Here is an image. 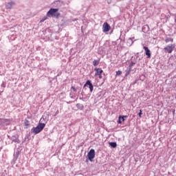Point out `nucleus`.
Segmentation results:
<instances>
[{
  "label": "nucleus",
  "instance_id": "cd10ccee",
  "mask_svg": "<svg viewBox=\"0 0 176 176\" xmlns=\"http://www.w3.org/2000/svg\"><path fill=\"white\" fill-rule=\"evenodd\" d=\"M100 79H101L102 78V76H101V74L99 76Z\"/></svg>",
  "mask_w": 176,
  "mask_h": 176
},
{
  "label": "nucleus",
  "instance_id": "6ab92c4d",
  "mask_svg": "<svg viewBox=\"0 0 176 176\" xmlns=\"http://www.w3.org/2000/svg\"><path fill=\"white\" fill-rule=\"evenodd\" d=\"M1 87H3V89H5L6 87V82L3 81L2 84L1 85Z\"/></svg>",
  "mask_w": 176,
  "mask_h": 176
},
{
  "label": "nucleus",
  "instance_id": "f8f14e48",
  "mask_svg": "<svg viewBox=\"0 0 176 176\" xmlns=\"http://www.w3.org/2000/svg\"><path fill=\"white\" fill-rule=\"evenodd\" d=\"M76 107L80 109V111L83 110V108H85V106H83L82 104H80V103H78L76 104Z\"/></svg>",
  "mask_w": 176,
  "mask_h": 176
},
{
  "label": "nucleus",
  "instance_id": "4468645a",
  "mask_svg": "<svg viewBox=\"0 0 176 176\" xmlns=\"http://www.w3.org/2000/svg\"><path fill=\"white\" fill-rule=\"evenodd\" d=\"M109 145L111 148H116V146H118V144L115 142H109Z\"/></svg>",
  "mask_w": 176,
  "mask_h": 176
},
{
  "label": "nucleus",
  "instance_id": "9d476101",
  "mask_svg": "<svg viewBox=\"0 0 176 176\" xmlns=\"http://www.w3.org/2000/svg\"><path fill=\"white\" fill-rule=\"evenodd\" d=\"M125 118H127V116H120L118 118V124H122V122H124Z\"/></svg>",
  "mask_w": 176,
  "mask_h": 176
},
{
  "label": "nucleus",
  "instance_id": "423d86ee",
  "mask_svg": "<svg viewBox=\"0 0 176 176\" xmlns=\"http://www.w3.org/2000/svg\"><path fill=\"white\" fill-rule=\"evenodd\" d=\"M87 85H88L89 86L90 93H93V90H94V87L93 86V84L91 83V81L90 80H87Z\"/></svg>",
  "mask_w": 176,
  "mask_h": 176
},
{
  "label": "nucleus",
  "instance_id": "2eb2a0df",
  "mask_svg": "<svg viewBox=\"0 0 176 176\" xmlns=\"http://www.w3.org/2000/svg\"><path fill=\"white\" fill-rule=\"evenodd\" d=\"M128 43H130V46H131V45H133V43H134V37L129 38L128 39Z\"/></svg>",
  "mask_w": 176,
  "mask_h": 176
},
{
  "label": "nucleus",
  "instance_id": "1a4fd4ad",
  "mask_svg": "<svg viewBox=\"0 0 176 176\" xmlns=\"http://www.w3.org/2000/svg\"><path fill=\"white\" fill-rule=\"evenodd\" d=\"M14 5H16V3H14V1H10L8 2L7 3V5L6 6V8L7 9H12V8H13V6H14Z\"/></svg>",
  "mask_w": 176,
  "mask_h": 176
},
{
  "label": "nucleus",
  "instance_id": "412c9836",
  "mask_svg": "<svg viewBox=\"0 0 176 176\" xmlns=\"http://www.w3.org/2000/svg\"><path fill=\"white\" fill-rule=\"evenodd\" d=\"M120 75H122V71L118 70V71L116 72V76H119Z\"/></svg>",
  "mask_w": 176,
  "mask_h": 176
},
{
  "label": "nucleus",
  "instance_id": "ddd939ff",
  "mask_svg": "<svg viewBox=\"0 0 176 176\" xmlns=\"http://www.w3.org/2000/svg\"><path fill=\"white\" fill-rule=\"evenodd\" d=\"M131 72V68L128 67L126 70L125 71V76H128V75H130Z\"/></svg>",
  "mask_w": 176,
  "mask_h": 176
},
{
  "label": "nucleus",
  "instance_id": "6e6552de",
  "mask_svg": "<svg viewBox=\"0 0 176 176\" xmlns=\"http://www.w3.org/2000/svg\"><path fill=\"white\" fill-rule=\"evenodd\" d=\"M94 71H96L95 76H98L101 75L102 72H104V71H102L101 69L97 67L94 69Z\"/></svg>",
  "mask_w": 176,
  "mask_h": 176
},
{
  "label": "nucleus",
  "instance_id": "7ed1b4c3",
  "mask_svg": "<svg viewBox=\"0 0 176 176\" xmlns=\"http://www.w3.org/2000/svg\"><path fill=\"white\" fill-rule=\"evenodd\" d=\"M175 43L173 44H169L166 47L164 48V53H168V54H171L173 52H174V50L175 49Z\"/></svg>",
  "mask_w": 176,
  "mask_h": 176
},
{
  "label": "nucleus",
  "instance_id": "4be33fe9",
  "mask_svg": "<svg viewBox=\"0 0 176 176\" xmlns=\"http://www.w3.org/2000/svg\"><path fill=\"white\" fill-rule=\"evenodd\" d=\"M142 110H140V112L138 113L139 118H142Z\"/></svg>",
  "mask_w": 176,
  "mask_h": 176
},
{
  "label": "nucleus",
  "instance_id": "a878e982",
  "mask_svg": "<svg viewBox=\"0 0 176 176\" xmlns=\"http://www.w3.org/2000/svg\"><path fill=\"white\" fill-rule=\"evenodd\" d=\"M86 86H89V84H87V81L85 82V84L84 85V87H86Z\"/></svg>",
  "mask_w": 176,
  "mask_h": 176
},
{
  "label": "nucleus",
  "instance_id": "aec40b11",
  "mask_svg": "<svg viewBox=\"0 0 176 176\" xmlns=\"http://www.w3.org/2000/svg\"><path fill=\"white\" fill-rule=\"evenodd\" d=\"M25 126L28 128L30 126V122L28 120L25 121Z\"/></svg>",
  "mask_w": 176,
  "mask_h": 176
},
{
  "label": "nucleus",
  "instance_id": "5701e85b",
  "mask_svg": "<svg viewBox=\"0 0 176 176\" xmlns=\"http://www.w3.org/2000/svg\"><path fill=\"white\" fill-rule=\"evenodd\" d=\"M12 142H17V143H19V139H17V138L12 139Z\"/></svg>",
  "mask_w": 176,
  "mask_h": 176
},
{
  "label": "nucleus",
  "instance_id": "20e7f679",
  "mask_svg": "<svg viewBox=\"0 0 176 176\" xmlns=\"http://www.w3.org/2000/svg\"><path fill=\"white\" fill-rule=\"evenodd\" d=\"M95 157H96V151L91 148L87 154V159L89 162H93Z\"/></svg>",
  "mask_w": 176,
  "mask_h": 176
},
{
  "label": "nucleus",
  "instance_id": "393cba45",
  "mask_svg": "<svg viewBox=\"0 0 176 176\" xmlns=\"http://www.w3.org/2000/svg\"><path fill=\"white\" fill-rule=\"evenodd\" d=\"M72 89L73 91H76V88H75V87H72Z\"/></svg>",
  "mask_w": 176,
  "mask_h": 176
},
{
  "label": "nucleus",
  "instance_id": "39448f33",
  "mask_svg": "<svg viewBox=\"0 0 176 176\" xmlns=\"http://www.w3.org/2000/svg\"><path fill=\"white\" fill-rule=\"evenodd\" d=\"M109 30H111V25H109V24H108L107 22L104 23L102 26V32H108Z\"/></svg>",
  "mask_w": 176,
  "mask_h": 176
},
{
  "label": "nucleus",
  "instance_id": "b1692460",
  "mask_svg": "<svg viewBox=\"0 0 176 176\" xmlns=\"http://www.w3.org/2000/svg\"><path fill=\"white\" fill-rule=\"evenodd\" d=\"M101 98V92H99L97 94V98Z\"/></svg>",
  "mask_w": 176,
  "mask_h": 176
},
{
  "label": "nucleus",
  "instance_id": "f03ea898",
  "mask_svg": "<svg viewBox=\"0 0 176 176\" xmlns=\"http://www.w3.org/2000/svg\"><path fill=\"white\" fill-rule=\"evenodd\" d=\"M45 126L46 124L39 122L36 127H33L31 129V133H33V134H39V133H41V131L45 129Z\"/></svg>",
  "mask_w": 176,
  "mask_h": 176
},
{
  "label": "nucleus",
  "instance_id": "bb28decb",
  "mask_svg": "<svg viewBox=\"0 0 176 176\" xmlns=\"http://www.w3.org/2000/svg\"><path fill=\"white\" fill-rule=\"evenodd\" d=\"M45 20H46V18L42 19L41 21V22H43V21H45Z\"/></svg>",
  "mask_w": 176,
  "mask_h": 176
},
{
  "label": "nucleus",
  "instance_id": "f3484780",
  "mask_svg": "<svg viewBox=\"0 0 176 176\" xmlns=\"http://www.w3.org/2000/svg\"><path fill=\"white\" fill-rule=\"evenodd\" d=\"M134 65H135V62H131L128 67L131 69Z\"/></svg>",
  "mask_w": 176,
  "mask_h": 176
},
{
  "label": "nucleus",
  "instance_id": "a211bd4d",
  "mask_svg": "<svg viewBox=\"0 0 176 176\" xmlns=\"http://www.w3.org/2000/svg\"><path fill=\"white\" fill-rule=\"evenodd\" d=\"M19 155H20V151H16V156L14 157V160H16L19 157Z\"/></svg>",
  "mask_w": 176,
  "mask_h": 176
},
{
  "label": "nucleus",
  "instance_id": "c85d7f7f",
  "mask_svg": "<svg viewBox=\"0 0 176 176\" xmlns=\"http://www.w3.org/2000/svg\"><path fill=\"white\" fill-rule=\"evenodd\" d=\"M57 113H58V111H56V115H57Z\"/></svg>",
  "mask_w": 176,
  "mask_h": 176
},
{
  "label": "nucleus",
  "instance_id": "0eeeda50",
  "mask_svg": "<svg viewBox=\"0 0 176 176\" xmlns=\"http://www.w3.org/2000/svg\"><path fill=\"white\" fill-rule=\"evenodd\" d=\"M144 50H145L146 56H147V58H151V50L148 47L144 46L143 47Z\"/></svg>",
  "mask_w": 176,
  "mask_h": 176
},
{
  "label": "nucleus",
  "instance_id": "c756f323",
  "mask_svg": "<svg viewBox=\"0 0 176 176\" xmlns=\"http://www.w3.org/2000/svg\"><path fill=\"white\" fill-rule=\"evenodd\" d=\"M146 27L148 28V25H146Z\"/></svg>",
  "mask_w": 176,
  "mask_h": 176
},
{
  "label": "nucleus",
  "instance_id": "dca6fc26",
  "mask_svg": "<svg viewBox=\"0 0 176 176\" xmlns=\"http://www.w3.org/2000/svg\"><path fill=\"white\" fill-rule=\"evenodd\" d=\"M92 63H93V65H94V67H97V65L100 64V60H94Z\"/></svg>",
  "mask_w": 176,
  "mask_h": 176
},
{
  "label": "nucleus",
  "instance_id": "9b49d317",
  "mask_svg": "<svg viewBox=\"0 0 176 176\" xmlns=\"http://www.w3.org/2000/svg\"><path fill=\"white\" fill-rule=\"evenodd\" d=\"M165 42H166V43H168V42L173 43V42H174V38H170V37H166L165 38Z\"/></svg>",
  "mask_w": 176,
  "mask_h": 176
},
{
  "label": "nucleus",
  "instance_id": "f257e3e1",
  "mask_svg": "<svg viewBox=\"0 0 176 176\" xmlns=\"http://www.w3.org/2000/svg\"><path fill=\"white\" fill-rule=\"evenodd\" d=\"M46 16L47 17H56V19H58L60 17V12H58V8H51L47 12Z\"/></svg>",
  "mask_w": 176,
  "mask_h": 176
}]
</instances>
